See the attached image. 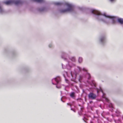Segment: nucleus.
I'll return each mask as SVG.
<instances>
[{"label":"nucleus","mask_w":123,"mask_h":123,"mask_svg":"<svg viewBox=\"0 0 123 123\" xmlns=\"http://www.w3.org/2000/svg\"><path fill=\"white\" fill-rule=\"evenodd\" d=\"M73 111H74V112H75V111L74 110H73Z\"/></svg>","instance_id":"obj_30"},{"label":"nucleus","mask_w":123,"mask_h":123,"mask_svg":"<svg viewBox=\"0 0 123 123\" xmlns=\"http://www.w3.org/2000/svg\"><path fill=\"white\" fill-rule=\"evenodd\" d=\"M54 4L57 6L63 5V8L60 9L59 12L61 13L67 12H72L74 10V6L72 4L68 2H65L63 4L61 2H55Z\"/></svg>","instance_id":"obj_2"},{"label":"nucleus","mask_w":123,"mask_h":123,"mask_svg":"<svg viewBox=\"0 0 123 123\" xmlns=\"http://www.w3.org/2000/svg\"><path fill=\"white\" fill-rule=\"evenodd\" d=\"M82 77L81 75H80V78L79 79V81L80 82L81 80L82 79Z\"/></svg>","instance_id":"obj_22"},{"label":"nucleus","mask_w":123,"mask_h":123,"mask_svg":"<svg viewBox=\"0 0 123 123\" xmlns=\"http://www.w3.org/2000/svg\"><path fill=\"white\" fill-rule=\"evenodd\" d=\"M71 110H72V111L73 110L72 108H71Z\"/></svg>","instance_id":"obj_29"},{"label":"nucleus","mask_w":123,"mask_h":123,"mask_svg":"<svg viewBox=\"0 0 123 123\" xmlns=\"http://www.w3.org/2000/svg\"><path fill=\"white\" fill-rule=\"evenodd\" d=\"M60 80V78L59 77H57L56 78L53 79L52 80V83L53 85H56L54 83V81H55L57 84H58L59 81Z\"/></svg>","instance_id":"obj_8"},{"label":"nucleus","mask_w":123,"mask_h":123,"mask_svg":"<svg viewBox=\"0 0 123 123\" xmlns=\"http://www.w3.org/2000/svg\"><path fill=\"white\" fill-rule=\"evenodd\" d=\"M99 43L102 45H104L106 43V36L105 35H103L100 37L98 40Z\"/></svg>","instance_id":"obj_5"},{"label":"nucleus","mask_w":123,"mask_h":123,"mask_svg":"<svg viewBox=\"0 0 123 123\" xmlns=\"http://www.w3.org/2000/svg\"><path fill=\"white\" fill-rule=\"evenodd\" d=\"M90 12L98 20L107 24L111 23L113 24H115L117 23V18L116 17L102 13L100 11L95 9H92Z\"/></svg>","instance_id":"obj_1"},{"label":"nucleus","mask_w":123,"mask_h":123,"mask_svg":"<svg viewBox=\"0 0 123 123\" xmlns=\"http://www.w3.org/2000/svg\"><path fill=\"white\" fill-rule=\"evenodd\" d=\"M21 0H9L4 2V3L6 5H10L14 4L16 5H21L22 3Z\"/></svg>","instance_id":"obj_4"},{"label":"nucleus","mask_w":123,"mask_h":123,"mask_svg":"<svg viewBox=\"0 0 123 123\" xmlns=\"http://www.w3.org/2000/svg\"><path fill=\"white\" fill-rule=\"evenodd\" d=\"M109 107L110 108H113V105L112 104L110 103V105H109Z\"/></svg>","instance_id":"obj_21"},{"label":"nucleus","mask_w":123,"mask_h":123,"mask_svg":"<svg viewBox=\"0 0 123 123\" xmlns=\"http://www.w3.org/2000/svg\"><path fill=\"white\" fill-rule=\"evenodd\" d=\"M71 60L72 61L74 62L75 61V58L74 57H72L71 58Z\"/></svg>","instance_id":"obj_18"},{"label":"nucleus","mask_w":123,"mask_h":123,"mask_svg":"<svg viewBox=\"0 0 123 123\" xmlns=\"http://www.w3.org/2000/svg\"><path fill=\"white\" fill-rule=\"evenodd\" d=\"M67 104V105H70L71 106V105H70V104H68V103Z\"/></svg>","instance_id":"obj_27"},{"label":"nucleus","mask_w":123,"mask_h":123,"mask_svg":"<svg viewBox=\"0 0 123 123\" xmlns=\"http://www.w3.org/2000/svg\"><path fill=\"white\" fill-rule=\"evenodd\" d=\"M82 70L86 72L87 73V75L88 76V79H90L91 78L90 75L89 73H87V70L84 68H82L79 66H77V68L74 70V73L72 72H71V75L72 77L74 76L76 77L77 74L80 72Z\"/></svg>","instance_id":"obj_3"},{"label":"nucleus","mask_w":123,"mask_h":123,"mask_svg":"<svg viewBox=\"0 0 123 123\" xmlns=\"http://www.w3.org/2000/svg\"><path fill=\"white\" fill-rule=\"evenodd\" d=\"M91 123H92V122H91Z\"/></svg>","instance_id":"obj_31"},{"label":"nucleus","mask_w":123,"mask_h":123,"mask_svg":"<svg viewBox=\"0 0 123 123\" xmlns=\"http://www.w3.org/2000/svg\"><path fill=\"white\" fill-rule=\"evenodd\" d=\"M38 11L40 12H42L45 11L46 8L44 7H42L38 9Z\"/></svg>","instance_id":"obj_11"},{"label":"nucleus","mask_w":123,"mask_h":123,"mask_svg":"<svg viewBox=\"0 0 123 123\" xmlns=\"http://www.w3.org/2000/svg\"><path fill=\"white\" fill-rule=\"evenodd\" d=\"M80 109H81L80 112H78V114H79V115H81L82 114H81V112L82 111V108H80Z\"/></svg>","instance_id":"obj_19"},{"label":"nucleus","mask_w":123,"mask_h":123,"mask_svg":"<svg viewBox=\"0 0 123 123\" xmlns=\"http://www.w3.org/2000/svg\"><path fill=\"white\" fill-rule=\"evenodd\" d=\"M83 59L81 57H80L79 58L78 62L79 63H81Z\"/></svg>","instance_id":"obj_16"},{"label":"nucleus","mask_w":123,"mask_h":123,"mask_svg":"<svg viewBox=\"0 0 123 123\" xmlns=\"http://www.w3.org/2000/svg\"><path fill=\"white\" fill-rule=\"evenodd\" d=\"M56 87L57 88H60V87H58L57 86H56Z\"/></svg>","instance_id":"obj_25"},{"label":"nucleus","mask_w":123,"mask_h":123,"mask_svg":"<svg viewBox=\"0 0 123 123\" xmlns=\"http://www.w3.org/2000/svg\"><path fill=\"white\" fill-rule=\"evenodd\" d=\"M5 12V11L2 6L0 5V13L1 14L4 13Z\"/></svg>","instance_id":"obj_13"},{"label":"nucleus","mask_w":123,"mask_h":123,"mask_svg":"<svg viewBox=\"0 0 123 123\" xmlns=\"http://www.w3.org/2000/svg\"><path fill=\"white\" fill-rule=\"evenodd\" d=\"M90 103H91V102H92V101H90Z\"/></svg>","instance_id":"obj_32"},{"label":"nucleus","mask_w":123,"mask_h":123,"mask_svg":"<svg viewBox=\"0 0 123 123\" xmlns=\"http://www.w3.org/2000/svg\"><path fill=\"white\" fill-rule=\"evenodd\" d=\"M91 85L92 86V88L95 89V88L96 84L95 83L94 81H92V83L91 84Z\"/></svg>","instance_id":"obj_14"},{"label":"nucleus","mask_w":123,"mask_h":123,"mask_svg":"<svg viewBox=\"0 0 123 123\" xmlns=\"http://www.w3.org/2000/svg\"><path fill=\"white\" fill-rule=\"evenodd\" d=\"M108 1L111 3H114L117 0H108Z\"/></svg>","instance_id":"obj_15"},{"label":"nucleus","mask_w":123,"mask_h":123,"mask_svg":"<svg viewBox=\"0 0 123 123\" xmlns=\"http://www.w3.org/2000/svg\"><path fill=\"white\" fill-rule=\"evenodd\" d=\"M68 55L67 54L64 52H61V56L62 58L63 59L65 60H67V59L65 57Z\"/></svg>","instance_id":"obj_10"},{"label":"nucleus","mask_w":123,"mask_h":123,"mask_svg":"<svg viewBox=\"0 0 123 123\" xmlns=\"http://www.w3.org/2000/svg\"><path fill=\"white\" fill-rule=\"evenodd\" d=\"M31 1L38 3H41L44 1V0H30Z\"/></svg>","instance_id":"obj_12"},{"label":"nucleus","mask_w":123,"mask_h":123,"mask_svg":"<svg viewBox=\"0 0 123 123\" xmlns=\"http://www.w3.org/2000/svg\"><path fill=\"white\" fill-rule=\"evenodd\" d=\"M79 9L81 10H82L83 9L82 7H79Z\"/></svg>","instance_id":"obj_24"},{"label":"nucleus","mask_w":123,"mask_h":123,"mask_svg":"<svg viewBox=\"0 0 123 123\" xmlns=\"http://www.w3.org/2000/svg\"><path fill=\"white\" fill-rule=\"evenodd\" d=\"M101 92L102 93H103V95L102 97L107 102H108L109 101V100L105 96V94L103 93V91L102 89L100 88L99 89H97V92L98 93L99 92Z\"/></svg>","instance_id":"obj_7"},{"label":"nucleus","mask_w":123,"mask_h":123,"mask_svg":"<svg viewBox=\"0 0 123 123\" xmlns=\"http://www.w3.org/2000/svg\"><path fill=\"white\" fill-rule=\"evenodd\" d=\"M65 74H63V75H64V77H65V74H66V75H67V76H68V73H67V72H65Z\"/></svg>","instance_id":"obj_23"},{"label":"nucleus","mask_w":123,"mask_h":123,"mask_svg":"<svg viewBox=\"0 0 123 123\" xmlns=\"http://www.w3.org/2000/svg\"><path fill=\"white\" fill-rule=\"evenodd\" d=\"M88 97L89 98L92 99H95L96 97V95L92 92H90L88 95Z\"/></svg>","instance_id":"obj_9"},{"label":"nucleus","mask_w":123,"mask_h":123,"mask_svg":"<svg viewBox=\"0 0 123 123\" xmlns=\"http://www.w3.org/2000/svg\"><path fill=\"white\" fill-rule=\"evenodd\" d=\"M62 68L64 69L66 68L68 70L70 69L73 66H74V64H72V63L69 62H68V64H66V67L64 66L62 63Z\"/></svg>","instance_id":"obj_6"},{"label":"nucleus","mask_w":123,"mask_h":123,"mask_svg":"<svg viewBox=\"0 0 123 123\" xmlns=\"http://www.w3.org/2000/svg\"><path fill=\"white\" fill-rule=\"evenodd\" d=\"M84 119H83L84 120V121L86 122L85 121V120H87V119L85 117L84 118Z\"/></svg>","instance_id":"obj_26"},{"label":"nucleus","mask_w":123,"mask_h":123,"mask_svg":"<svg viewBox=\"0 0 123 123\" xmlns=\"http://www.w3.org/2000/svg\"><path fill=\"white\" fill-rule=\"evenodd\" d=\"M74 93L72 92L70 93V95L72 98H74Z\"/></svg>","instance_id":"obj_17"},{"label":"nucleus","mask_w":123,"mask_h":123,"mask_svg":"<svg viewBox=\"0 0 123 123\" xmlns=\"http://www.w3.org/2000/svg\"><path fill=\"white\" fill-rule=\"evenodd\" d=\"M61 100L63 102H64V101H63L62 100V98H61Z\"/></svg>","instance_id":"obj_28"},{"label":"nucleus","mask_w":123,"mask_h":123,"mask_svg":"<svg viewBox=\"0 0 123 123\" xmlns=\"http://www.w3.org/2000/svg\"><path fill=\"white\" fill-rule=\"evenodd\" d=\"M48 46L49 47L51 48L53 47V45L52 44L50 43L49 44Z\"/></svg>","instance_id":"obj_20"}]
</instances>
